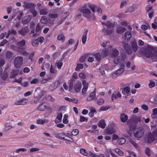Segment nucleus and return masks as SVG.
Listing matches in <instances>:
<instances>
[{"label": "nucleus", "instance_id": "1a4fd4ad", "mask_svg": "<svg viewBox=\"0 0 157 157\" xmlns=\"http://www.w3.org/2000/svg\"><path fill=\"white\" fill-rule=\"evenodd\" d=\"M17 33L14 29H12L8 30L7 36L6 37V39H8L10 36H14L16 35Z\"/></svg>", "mask_w": 157, "mask_h": 157}, {"label": "nucleus", "instance_id": "864d4df0", "mask_svg": "<svg viewBox=\"0 0 157 157\" xmlns=\"http://www.w3.org/2000/svg\"><path fill=\"white\" fill-rule=\"evenodd\" d=\"M82 85L83 86V88H85L88 89V84L85 80L82 81Z\"/></svg>", "mask_w": 157, "mask_h": 157}, {"label": "nucleus", "instance_id": "c85d7f7f", "mask_svg": "<svg viewBox=\"0 0 157 157\" xmlns=\"http://www.w3.org/2000/svg\"><path fill=\"white\" fill-rule=\"evenodd\" d=\"M132 120L133 122L135 123L140 122L141 120L140 117H139L134 116L132 117Z\"/></svg>", "mask_w": 157, "mask_h": 157}, {"label": "nucleus", "instance_id": "c756f323", "mask_svg": "<svg viewBox=\"0 0 157 157\" xmlns=\"http://www.w3.org/2000/svg\"><path fill=\"white\" fill-rule=\"evenodd\" d=\"M48 120L44 119L43 120L41 119H38L36 121V123L38 124H43L45 123H48Z\"/></svg>", "mask_w": 157, "mask_h": 157}, {"label": "nucleus", "instance_id": "79ce46f5", "mask_svg": "<svg viewBox=\"0 0 157 157\" xmlns=\"http://www.w3.org/2000/svg\"><path fill=\"white\" fill-rule=\"evenodd\" d=\"M33 96L34 98H37V99L39 101L40 98H41L42 95L40 94H39L37 92L35 91L33 94Z\"/></svg>", "mask_w": 157, "mask_h": 157}, {"label": "nucleus", "instance_id": "e433bc0d", "mask_svg": "<svg viewBox=\"0 0 157 157\" xmlns=\"http://www.w3.org/2000/svg\"><path fill=\"white\" fill-rule=\"evenodd\" d=\"M115 25V23H113L110 21H108L106 23V26L108 28H109L113 27Z\"/></svg>", "mask_w": 157, "mask_h": 157}, {"label": "nucleus", "instance_id": "5fc2aeb1", "mask_svg": "<svg viewBox=\"0 0 157 157\" xmlns=\"http://www.w3.org/2000/svg\"><path fill=\"white\" fill-rule=\"evenodd\" d=\"M37 40H38L39 43V42L40 44H41L43 43L44 39L43 37L40 36L39 37Z\"/></svg>", "mask_w": 157, "mask_h": 157}, {"label": "nucleus", "instance_id": "3c124183", "mask_svg": "<svg viewBox=\"0 0 157 157\" xmlns=\"http://www.w3.org/2000/svg\"><path fill=\"white\" fill-rule=\"evenodd\" d=\"M109 108V106H102L101 107L100 110V111H104L108 110Z\"/></svg>", "mask_w": 157, "mask_h": 157}, {"label": "nucleus", "instance_id": "774afa93", "mask_svg": "<svg viewBox=\"0 0 157 157\" xmlns=\"http://www.w3.org/2000/svg\"><path fill=\"white\" fill-rule=\"evenodd\" d=\"M152 132L153 135L157 139V127Z\"/></svg>", "mask_w": 157, "mask_h": 157}, {"label": "nucleus", "instance_id": "b1692460", "mask_svg": "<svg viewBox=\"0 0 157 157\" xmlns=\"http://www.w3.org/2000/svg\"><path fill=\"white\" fill-rule=\"evenodd\" d=\"M88 33V30H86L83 33L82 37V42L83 44H85L86 41V35Z\"/></svg>", "mask_w": 157, "mask_h": 157}, {"label": "nucleus", "instance_id": "8fccbe9b", "mask_svg": "<svg viewBox=\"0 0 157 157\" xmlns=\"http://www.w3.org/2000/svg\"><path fill=\"white\" fill-rule=\"evenodd\" d=\"M105 100L102 98H100L98 99L97 101V103L98 105H101L104 102Z\"/></svg>", "mask_w": 157, "mask_h": 157}, {"label": "nucleus", "instance_id": "680f3d73", "mask_svg": "<svg viewBox=\"0 0 157 157\" xmlns=\"http://www.w3.org/2000/svg\"><path fill=\"white\" fill-rule=\"evenodd\" d=\"M129 141L130 142L131 144H132L136 148H137L138 147V146L137 143L135 142V141L132 140H129Z\"/></svg>", "mask_w": 157, "mask_h": 157}, {"label": "nucleus", "instance_id": "bf43d9fd", "mask_svg": "<svg viewBox=\"0 0 157 157\" xmlns=\"http://www.w3.org/2000/svg\"><path fill=\"white\" fill-rule=\"evenodd\" d=\"M78 76L83 79H85L86 78V75L83 73L81 72L79 73Z\"/></svg>", "mask_w": 157, "mask_h": 157}, {"label": "nucleus", "instance_id": "7c9ffc66", "mask_svg": "<svg viewBox=\"0 0 157 157\" xmlns=\"http://www.w3.org/2000/svg\"><path fill=\"white\" fill-rule=\"evenodd\" d=\"M31 19H29V17H26L22 19L21 22L23 24H26L29 22Z\"/></svg>", "mask_w": 157, "mask_h": 157}, {"label": "nucleus", "instance_id": "ea45409f", "mask_svg": "<svg viewBox=\"0 0 157 157\" xmlns=\"http://www.w3.org/2000/svg\"><path fill=\"white\" fill-rule=\"evenodd\" d=\"M130 89L129 87L125 86L124 87L122 90V93L124 94L125 93H128L130 91Z\"/></svg>", "mask_w": 157, "mask_h": 157}, {"label": "nucleus", "instance_id": "6ab92c4d", "mask_svg": "<svg viewBox=\"0 0 157 157\" xmlns=\"http://www.w3.org/2000/svg\"><path fill=\"white\" fill-rule=\"evenodd\" d=\"M115 132V130L113 127L107 128L105 130V132L107 134L111 135Z\"/></svg>", "mask_w": 157, "mask_h": 157}, {"label": "nucleus", "instance_id": "49530a36", "mask_svg": "<svg viewBox=\"0 0 157 157\" xmlns=\"http://www.w3.org/2000/svg\"><path fill=\"white\" fill-rule=\"evenodd\" d=\"M56 64L59 69H60L63 65V63L60 61L56 62Z\"/></svg>", "mask_w": 157, "mask_h": 157}, {"label": "nucleus", "instance_id": "e2e57ef3", "mask_svg": "<svg viewBox=\"0 0 157 157\" xmlns=\"http://www.w3.org/2000/svg\"><path fill=\"white\" fill-rule=\"evenodd\" d=\"M36 23L34 21H31L30 23V29L32 28H35Z\"/></svg>", "mask_w": 157, "mask_h": 157}, {"label": "nucleus", "instance_id": "a878e982", "mask_svg": "<svg viewBox=\"0 0 157 157\" xmlns=\"http://www.w3.org/2000/svg\"><path fill=\"white\" fill-rule=\"evenodd\" d=\"M109 52V49L108 48H105L102 50L101 54L103 58H104L106 57L108 54Z\"/></svg>", "mask_w": 157, "mask_h": 157}, {"label": "nucleus", "instance_id": "f704fd0d", "mask_svg": "<svg viewBox=\"0 0 157 157\" xmlns=\"http://www.w3.org/2000/svg\"><path fill=\"white\" fill-rule=\"evenodd\" d=\"M48 21L45 16H42L40 19L41 23L43 24H46L48 23Z\"/></svg>", "mask_w": 157, "mask_h": 157}, {"label": "nucleus", "instance_id": "0e129e2a", "mask_svg": "<svg viewBox=\"0 0 157 157\" xmlns=\"http://www.w3.org/2000/svg\"><path fill=\"white\" fill-rule=\"evenodd\" d=\"M49 17L51 18H56L58 17V15L56 14H49Z\"/></svg>", "mask_w": 157, "mask_h": 157}, {"label": "nucleus", "instance_id": "dca6fc26", "mask_svg": "<svg viewBox=\"0 0 157 157\" xmlns=\"http://www.w3.org/2000/svg\"><path fill=\"white\" fill-rule=\"evenodd\" d=\"M121 98V95L119 92H117L116 94L113 93L112 94L111 97V101H113L114 99H117L118 98Z\"/></svg>", "mask_w": 157, "mask_h": 157}, {"label": "nucleus", "instance_id": "6e6552de", "mask_svg": "<svg viewBox=\"0 0 157 157\" xmlns=\"http://www.w3.org/2000/svg\"><path fill=\"white\" fill-rule=\"evenodd\" d=\"M82 87L81 83L80 81H77L74 84V88L76 92H79Z\"/></svg>", "mask_w": 157, "mask_h": 157}, {"label": "nucleus", "instance_id": "20e7f679", "mask_svg": "<svg viewBox=\"0 0 157 157\" xmlns=\"http://www.w3.org/2000/svg\"><path fill=\"white\" fill-rule=\"evenodd\" d=\"M23 59L21 56H17L16 57L14 61V65L16 68H19L21 67L23 63Z\"/></svg>", "mask_w": 157, "mask_h": 157}, {"label": "nucleus", "instance_id": "412c9836", "mask_svg": "<svg viewBox=\"0 0 157 157\" xmlns=\"http://www.w3.org/2000/svg\"><path fill=\"white\" fill-rule=\"evenodd\" d=\"M126 30V28L121 26H118L116 29L117 33L118 34L122 33Z\"/></svg>", "mask_w": 157, "mask_h": 157}, {"label": "nucleus", "instance_id": "052dcab7", "mask_svg": "<svg viewBox=\"0 0 157 157\" xmlns=\"http://www.w3.org/2000/svg\"><path fill=\"white\" fill-rule=\"evenodd\" d=\"M80 121L81 122H84V121H87V118L81 116L80 117Z\"/></svg>", "mask_w": 157, "mask_h": 157}, {"label": "nucleus", "instance_id": "37998d69", "mask_svg": "<svg viewBox=\"0 0 157 157\" xmlns=\"http://www.w3.org/2000/svg\"><path fill=\"white\" fill-rule=\"evenodd\" d=\"M83 65L82 64H78L76 67L75 68V70L76 71H78L81 69L83 68Z\"/></svg>", "mask_w": 157, "mask_h": 157}, {"label": "nucleus", "instance_id": "9d476101", "mask_svg": "<svg viewBox=\"0 0 157 157\" xmlns=\"http://www.w3.org/2000/svg\"><path fill=\"white\" fill-rule=\"evenodd\" d=\"M156 139L151 132L148 133L147 135V143H148L153 142Z\"/></svg>", "mask_w": 157, "mask_h": 157}, {"label": "nucleus", "instance_id": "39448f33", "mask_svg": "<svg viewBox=\"0 0 157 157\" xmlns=\"http://www.w3.org/2000/svg\"><path fill=\"white\" fill-rule=\"evenodd\" d=\"M29 28L27 26H25L22 28L18 31V33L22 36H25L26 34L29 33Z\"/></svg>", "mask_w": 157, "mask_h": 157}, {"label": "nucleus", "instance_id": "603ef678", "mask_svg": "<svg viewBox=\"0 0 157 157\" xmlns=\"http://www.w3.org/2000/svg\"><path fill=\"white\" fill-rule=\"evenodd\" d=\"M80 152L82 155L84 156H87L88 153L84 149H81L80 150Z\"/></svg>", "mask_w": 157, "mask_h": 157}, {"label": "nucleus", "instance_id": "a211bd4d", "mask_svg": "<svg viewBox=\"0 0 157 157\" xmlns=\"http://www.w3.org/2000/svg\"><path fill=\"white\" fill-rule=\"evenodd\" d=\"M46 105L47 103L46 102H44L41 104L38 107L39 110L40 111H43L44 109H47Z\"/></svg>", "mask_w": 157, "mask_h": 157}, {"label": "nucleus", "instance_id": "69168bd1", "mask_svg": "<svg viewBox=\"0 0 157 157\" xmlns=\"http://www.w3.org/2000/svg\"><path fill=\"white\" fill-rule=\"evenodd\" d=\"M8 42V41L6 39H3L2 41L0 43V46H3L5 44Z\"/></svg>", "mask_w": 157, "mask_h": 157}, {"label": "nucleus", "instance_id": "6e6d98bb", "mask_svg": "<svg viewBox=\"0 0 157 157\" xmlns=\"http://www.w3.org/2000/svg\"><path fill=\"white\" fill-rule=\"evenodd\" d=\"M105 32L107 35H110L112 33V30L107 28L105 30Z\"/></svg>", "mask_w": 157, "mask_h": 157}, {"label": "nucleus", "instance_id": "4c0bfd02", "mask_svg": "<svg viewBox=\"0 0 157 157\" xmlns=\"http://www.w3.org/2000/svg\"><path fill=\"white\" fill-rule=\"evenodd\" d=\"M13 52L10 51H8L7 52L6 54V57L7 59H10L13 55Z\"/></svg>", "mask_w": 157, "mask_h": 157}, {"label": "nucleus", "instance_id": "7ed1b4c3", "mask_svg": "<svg viewBox=\"0 0 157 157\" xmlns=\"http://www.w3.org/2000/svg\"><path fill=\"white\" fill-rule=\"evenodd\" d=\"M144 134V131L143 128L140 127L138 128L134 131V136L136 138H141Z\"/></svg>", "mask_w": 157, "mask_h": 157}, {"label": "nucleus", "instance_id": "c03bdc74", "mask_svg": "<svg viewBox=\"0 0 157 157\" xmlns=\"http://www.w3.org/2000/svg\"><path fill=\"white\" fill-rule=\"evenodd\" d=\"M64 141H66L68 142H72L74 141L73 139L71 137L69 136L66 135L65 136Z\"/></svg>", "mask_w": 157, "mask_h": 157}, {"label": "nucleus", "instance_id": "338daca9", "mask_svg": "<svg viewBox=\"0 0 157 157\" xmlns=\"http://www.w3.org/2000/svg\"><path fill=\"white\" fill-rule=\"evenodd\" d=\"M145 153L148 156H150V150L148 147H147L146 149Z\"/></svg>", "mask_w": 157, "mask_h": 157}, {"label": "nucleus", "instance_id": "9b49d317", "mask_svg": "<svg viewBox=\"0 0 157 157\" xmlns=\"http://www.w3.org/2000/svg\"><path fill=\"white\" fill-rule=\"evenodd\" d=\"M146 11L148 13V17L150 18H151L153 16L154 13V10L152 9V7L151 6L147 7Z\"/></svg>", "mask_w": 157, "mask_h": 157}, {"label": "nucleus", "instance_id": "aec40b11", "mask_svg": "<svg viewBox=\"0 0 157 157\" xmlns=\"http://www.w3.org/2000/svg\"><path fill=\"white\" fill-rule=\"evenodd\" d=\"M106 125L105 121L103 119L100 120L98 124V126L103 129L105 128Z\"/></svg>", "mask_w": 157, "mask_h": 157}, {"label": "nucleus", "instance_id": "4be33fe9", "mask_svg": "<svg viewBox=\"0 0 157 157\" xmlns=\"http://www.w3.org/2000/svg\"><path fill=\"white\" fill-rule=\"evenodd\" d=\"M34 6L33 3H29L26 2H24L23 6L27 9H30L33 8Z\"/></svg>", "mask_w": 157, "mask_h": 157}, {"label": "nucleus", "instance_id": "a19ab883", "mask_svg": "<svg viewBox=\"0 0 157 157\" xmlns=\"http://www.w3.org/2000/svg\"><path fill=\"white\" fill-rule=\"evenodd\" d=\"M126 140L124 138H121L118 140L117 143L119 144L122 145L124 144Z\"/></svg>", "mask_w": 157, "mask_h": 157}, {"label": "nucleus", "instance_id": "2f4dec72", "mask_svg": "<svg viewBox=\"0 0 157 157\" xmlns=\"http://www.w3.org/2000/svg\"><path fill=\"white\" fill-rule=\"evenodd\" d=\"M79 133L78 130V129H74L72 132L71 133H67V134L71 136H76Z\"/></svg>", "mask_w": 157, "mask_h": 157}, {"label": "nucleus", "instance_id": "13d9d810", "mask_svg": "<svg viewBox=\"0 0 157 157\" xmlns=\"http://www.w3.org/2000/svg\"><path fill=\"white\" fill-rule=\"evenodd\" d=\"M35 53V52H33L29 56V59H30L31 61H33V58Z\"/></svg>", "mask_w": 157, "mask_h": 157}, {"label": "nucleus", "instance_id": "f8f14e48", "mask_svg": "<svg viewBox=\"0 0 157 157\" xmlns=\"http://www.w3.org/2000/svg\"><path fill=\"white\" fill-rule=\"evenodd\" d=\"M41 31V28L39 24H37L36 27L35 32L36 33L33 34V37H36L40 35L39 33Z\"/></svg>", "mask_w": 157, "mask_h": 157}, {"label": "nucleus", "instance_id": "473e14b6", "mask_svg": "<svg viewBox=\"0 0 157 157\" xmlns=\"http://www.w3.org/2000/svg\"><path fill=\"white\" fill-rule=\"evenodd\" d=\"M39 14L40 15H46L48 13V10L47 9H42L40 10Z\"/></svg>", "mask_w": 157, "mask_h": 157}, {"label": "nucleus", "instance_id": "c9c22d12", "mask_svg": "<svg viewBox=\"0 0 157 157\" xmlns=\"http://www.w3.org/2000/svg\"><path fill=\"white\" fill-rule=\"evenodd\" d=\"M75 79L71 78L70 80L69 87L70 90H72L73 87V83Z\"/></svg>", "mask_w": 157, "mask_h": 157}, {"label": "nucleus", "instance_id": "a18cd8bd", "mask_svg": "<svg viewBox=\"0 0 157 157\" xmlns=\"http://www.w3.org/2000/svg\"><path fill=\"white\" fill-rule=\"evenodd\" d=\"M39 44V42L37 39L33 40L32 42V45L34 47H37Z\"/></svg>", "mask_w": 157, "mask_h": 157}, {"label": "nucleus", "instance_id": "2eb2a0df", "mask_svg": "<svg viewBox=\"0 0 157 157\" xmlns=\"http://www.w3.org/2000/svg\"><path fill=\"white\" fill-rule=\"evenodd\" d=\"M128 116L124 113H121L120 115V119L122 122H125L128 119Z\"/></svg>", "mask_w": 157, "mask_h": 157}, {"label": "nucleus", "instance_id": "f03ea898", "mask_svg": "<svg viewBox=\"0 0 157 157\" xmlns=\"http://www.w3.org/2000/svg\"><path fill=\"white\" fill-rule=\"evenodd\" d=\"M131 47L127 43H125L123 44V47L128 55L131 54L132 51L136 52L138 49V45L136 40H132L131 42Z\"/></svg>", "mask_w": 157, "mask_h": 157}, {"label": "nucleus", "instance_id": "393cba45", "mask_svg": "<svg viewBox=\"0 0 157 157\" xmlns=\"http://www.w3.org/2000/svg\"><path fill=\"white\" fill-rule=\"evenodd\" d=\"M124 64H122L121 65V68L116 71V73H117L118 75H119L122 73L124 71Z\"/></svg>", "mask_w": 157, "mask_h": 157}, {"label": "nucleus", "instance_id": "f257e3e1", "mask_svg": "<svg viewBox=\"0 0 157 157\" xmlns=\"http://www.w3.org/2000/svg\"><path fill=\"white\" fill-rule=\"evenodd\" d=\"M97 6L90 3H85L79 9L80 12L82 13L83 16L88 19L91 17V11L88 8H90L93 13L95 12V8Z\"/></svg>", "mask_w": 157, "mask_h": 157}, {"label": "nucleus", "instance_id": "58836bf2", "mask_svg": "<svg viewBox=\"0 0 157 157\" xmlns=\"http://www.w3.org/2000/svg\"><path fill=\"white\" fill-rule=\"evenodd\" d=\"M155 80H151L150 81L148 85L149 87L150 88H152L155 85Z\"/></svg>", "mask_w": 157, "mask_h": 157}, {"label": "nucleus", "instance_id": "ddd939ff", "mask_svg": "<svg viewBox=\"0 0 157 157\" xmlns=\"http://www.w3.org/2000/svg\"><path fill=\"white\" fill-rule=\"evenodd\" d=\"M119 54V51L117 49L115 48L112 49L111 53V57L113 58L117 56Z\"/></svg>", "mask_w": 157, "mask_h": 157}, {"label": "nucleus", "instance_id": "de8ad7c7", "mask_svg": "<svg viewBox=\"0 0 157 157\" xmlns=\"http://www.w3.org/2000/svg\"><path fill=\"white\" fill-rule=\"evenodd\" d=\"M17 44L21 47H23L25 45V41L24 40H22L21 41H19L17 43Z\"/></svg>", "mask_w": 157, "mask_h": 157}, {"label": "nucleus", "instance_id": "5701e85b", "mask_svg": "<svg viewBox=\"0 0 157 157\" xmlns=\"http://www.w3.org/2000/svg\"><path fill=\"white\" fill-rule=\"evenodd\" d=\"M57 39L58 40L61 41L62 43H63L65 41V36L64 34L62 33L57 36Z\"/></svg>", "mask_w": 157, "mask_h": 157}, {"label": "nucleus", "instance_id": "423d86ee", "mask_svg": "<svg viewBox=\"0 0 157 157\" xmlns=\"http://www.w3.org/2000/svg\"><path fill=\"white\" fill-rule=\"evenodd\" d=\"M97 99V98L96 97L95 90H94L87 97L86 100L87 101H90L93 100H96Z\"/></svg>", "mask_w": 157, "mask_h": 157}, {"label": "nucleus", "instance_id": "09e8293b", "mask_svg": "<svg viewBox=\"0 0 157 157\" xmlns=\"http://www.w3.org/2000/svg\"><path fill=\"white\" fill-rule=\"evenodd\" d=\"M8 74L7 72L4 73L2 76L1 78L3 80H5L8 78Z\"/></svg>", "mask_w": 157, "mask_h": 157}, {"label": "nucleus", "instance_id": "4d7b16f0", "mask_svg": "<svg viewBox=\"0 0 157 157\" xmlns=\"http://www.w3.org/2000/svg\"><path fill=\"white\" fill-rule=\"evenodd\" d=\"M115 151L120 155L122 156L123 155V153L119 148H116L115 150Z\"/></svg>", "mask_w": 157, "mask_h": 157}, {"label": "nucleus", "instance_id": "4468645a", "mask_svg": "<svg viewBox=\"0 0 157 157\" xmlns=\"http://www.w3.org/2000/svg\"><path fill=\"white\" fill-rule=\"evenodd\" d=\"M65 136H66L65 134L63 132L57 133L55 134V137L56 138L63 140H64V139H65Z\"/></svg>", "mask_w": 157, "mask_h": 157}, {"label": "nucleus", "instance_id": "f3484780", "mask_svg": "<svg viewBox=\"0 0 157 157\" xmlns=\"http://www.w3.org/2000/svg\"><path fill=\"white\" fill-rule=\"evenodd\" d=\"M145 56L149 58L153 56L154 54L153 52L150 50H147L145 51L144 53Z\"/></svg>", "mask_w": 157, "mask_h": 157}, {"label": "nucleus", "instance_id": "cd10ccee", "mask_svg": "<svg viewBox=\"0 0 157 157\" xmlns=\"http://www.w3.org/2000/svg\"><path fill=\"white\" fill-rule=\"evenodd\" d=\"M131 36L132 35L130 32L127 31L125 33L124 35L125 40H127V41L129 40Z\"/></svg>", "mask_w": 157, "mask_h": 157}, {"label": "nucleus", "instance_id": "bb28decb", "mask_svg": "<svg viewBox=\"0 0 157 157\" xmlns=\"http://www.w3.org/2000/svg\"><path fill=\"white\" fill-rule=\"evenodd\" d=\"M18 70H13L10 73V77L11 78H14L19 73Z\"/></svg>", "mask_w": 157, "mask_h": 157}, {"label": "nucleus", "instance_id": "0eeeda50", "mask_svg": "<svg viewBox=\"0 0 157 157\" xmlns=\"http://www.w3.org/2000/svg\"><path fill=\"white\" fill-rule=\"evenodd\" d=\"M28 100L26 98H23L21 100L15 101L14 104L16 105H25L27 103Z\"/></svg>", "mask_w": 157, "mask_h": 157}, {"label": "nucleus", "instance_id": "72a5a7b5", "mask_svg": "<svg viewBox=\"0 0 157 157\" xmlns=\"http://www.w3.org/2000/svg\"><path fill=\"white\" fill-rule=\"evenodd\" d=\"M93 56L97 61H99L101 60V56L99 53L98 52L96 53Z\"/></svg>", "mask_w": 157, "mask_h": 157}]
</instances>
